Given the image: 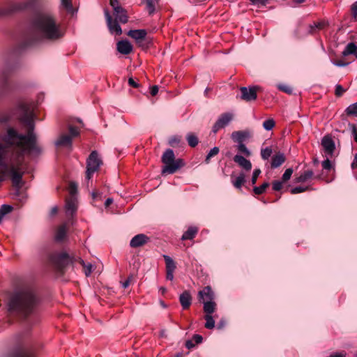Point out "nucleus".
Segmentation results:
<instances>
[{
    "instance_id": "1",
    "label": "nucleus",
    "mask_w": 357,
    "mask_h": 357,
    "mask_svg": "<svg viewBox=\"0 0 357 357\" xmlns=\"http://www.w3.org/2000/svg\"><path fill=\"white\" fill-rule=\"evenodd\" d=\"M19 120L26 129V135L19 133L15 129L9 128L7 132L0 137V183L6 178H10L13 185L21 188L24 183V172L20 171L19 165L4 161L11 149H16L17 158H22L25 151L39 153L37 145V137L34 133V112L31 103L25 102L19 105Z\"/></svg>"
},
{
    "instance_id": "2",
    "label": "nucleus",
    "mask_w": 357,
    "mask_h": 357,
    "mask_svg": "<svg viewBox=\"0 0 357 357\" xmlns=\"http://www.w3.org/2000/svg\"><path fill=\"white\" fill-rule=\"evenodd\" d=\"M64 35L56 17L48 13H36L31 19L30 31L21 47L26 48L37 41L54 42Z\"/></svg>"
},
{
    "instance_id": "3",
    "label": "nucleus",
    "mask_w": 357,
    "mask_h": 357,
    "mask_svg": "<svg viewBox=\"0 0 357 357\" xmlns=\"http://www.w3.org/2000/svg\"><path fill=\"white\" fill-rule=\"evenodd\" d=\"M40 304V298L33 291L23 289L10 295L8 299V310L10 314L28 320L32 317H37Z\"/></svg>"
},
{
    "instance_id": "4",
    "label": "nucleus",
    "mask_w": 357,
    "mask_h": 357,
    "mask_svg": "<svg viewBox=\"0 0 357 357\" xmlns=\"http://www.w3.org/2000/svg\"><path fill=\"white\" fill-rule=\"evenodd\" d=\"M75 260L66 252H54L49 255L47 263L57 273L62 275Z\"/></svg>"
},
{
    "instance_id": "5",
    "label": "nucleus",
    "mask_w": 357,
    "mask_h": 357,
    "mask_svg": "<svg viewBox=\"0 0 357 357\" xmlns=\"http://www.w3.org/2000/svg\"><path fill=\"white\" fill-rule=\"evenodd\" d=\"M161 160L165 166L162 168V174H173L185 165V162L181 158L175 159L173 150L167 149L162 154Z\"/></svg>"
},
{
    "instance_id": "6",
    "label": "nucleus",
    "mask_w": 357,
    "mask_h": 357,
    "mask_svg": "<svg viewBox=\"0 0 357 357\" xmlns=\"http://www.w3.org/2000/svg\"><path fill=\"white\" fill-rule=\"evenodd\" d=\"M37 0H27L24 2L11 3L7 8L0 9V17L10 15L17 11L33 10L36 6Z\"/></svg>"
},
{
    "instance_id": "7",
    "label": "nucleus",
    "mask_w": 357,
    "mask_h": 357,
    "mask_svg": "<svg viewBox=\"0 0 357 357\" xmlns=\"http://www.w3.org/2000/svg\"><path fill=\"white\" fill-rule=\"evenodd\" d=\"M13 71V68L6 65L0 73V96H3L13 90V85L9 79Z\"/></svg>"
},
{
    "instance_id": "8",
    "label": "nucleus",
    "mask_w": 357,
    "mask_h": 357,
    "mask_svg": "<svg viewBox=\"0 0 357 357\" xmlns=\"http://www.w3.org/2000/svg\"><path fill=\"white\" fill-rule=\"evenodd\" d=\"M102 164L101 160L98 158L97 151H93L86 161V171L85 175V179L89 181L91 178L94 172H97L100 165Z\"/></svg>"
},
{
    "instance_id": "9",
    "label": "nucleus",
    "mask_w": 357,
    "mask_h": 357,
    "mask_svg": "<svg viewBox=\"0 0 357 357\" xmlns=\"http://www.w3.org/2000/svg\"><path fill=\"white\" fill-rule=\"evenodd\" d=\"M75 189L73 187L70 190V195L66 199V213L67 216L73 217L77 210V199L75 196Z\"/></svg>"
},
{
    "instance_id": "10",
    "label": "nucleus",
    "mask_w": 357,
    "mask_h": 357,
    "mask_svg": "<svg viewBox=\"0 0 357 357\" xmlns=\"http://www.w3.org/2000/svg\"><path fill=\"white\" fill-rule=\"evenodd\" d=\"M234 115L229 112L220 114L212 128V132L217 133L219 130L227 126L233 119Z\"/></svg>"
},
{
    "instance_id": "11",
    "label": "nucleus",
    "mask_w": 357,
    "mask_h": 357,
    "mask_svg": "<svg viewBox=\"0 0 357 357\" xmlns=\"http://www.w3.org/2000/svg\"><path fill=\"white\" fill-rule=\"evenodd\" d=\"M259 89V87L257 86H250L248 88L245 86L240 87L241 99L246 102L255 100L257 98V91Z\"/></svg>"
},
{
    "instance_id": "12",
    "label": "nucleus",
    "mask_w": 357,
    "mask_h": 357,
    "mask_svg": "<svg viewBox=\"0 0 357 357\" xmlns=\"http://www.w3.org/2000/svg\"><path fill=\"white\" fill-rule=\"evenodd\" d=\"M105 15L107 21L108 29L111 33H115L116 35L120 36L122 33V29L117 20H114L108 10H105Z\"/></svg>"
},
{
    "instance_id": "13",
    "label": "nucleus",
    "mask_w": 357,
    "mask_h": 357,
    "mask_svg": "<svg viewBox=\"0 0 357 357\" xmlns=\"http://www.w3.org/2000/svg\"><path fill=\"white\" fill-rule=\"evenodd\" d=\"M252 132L248 130L234 131L231 133V139L234 142L243 143L247 139L252 137Z\"/></svg>"
},
{
    "instance_id": "14",
    "label": "nucleus",
    "mask_w": 357,
    "mask_h": 357,
    "mask_svg": "<svg viewBox=\"0 0 357 357\" xmlns=\"http://www.w3.org/2000/svg\"><path fill=\"white\" fill-rule=\"evenodd\" d=\"M10 357H36V353L33 348L21 347L17 349Z\"/></svg>"
},
{
    "instance_id": "15",
    "label": "nucleus",
    "mask_w": 357,
    "mask_h": 357,
    "mask_svg": "<svg viewBox=\"0 0 357 357\" xmlns=\"http://www.w3.org/2000/svg\"><path fill=\"white\" fill-rule=\"evenodd\" d=\"M149 241V237L144 234L135 235L130 241V245L132 248H138L144 245Z\"/></svg>"
},
{
    "instance_id": "16",
    "label": "nucleus",
    "mask_w": 357,
    "mask_h": 357,
    "mask_svg": "<svg viewBox=\"0 0 357 357\" xmlns=\"http://www.w3.org/2000/svg\"><path fill=\"white\" fill-rule=\"evenodd\" d=\"M118 52L122 54L127 55L132 52V45L126 40H122L116 43Z\"/></svg>"
},
{
    "instance_id": "17",
    "label": "nucleus",
    "mask_w": 357,
    "mask_h": 357,
    "mask_svg": "<svg viewBox=\"0 0 357 357\" xmlns=\"http://www.w3.org/2000/svg\"><path fill=\"white\" fill-rule=\"evenodd\" d=\"M321 145L327 154H332L335 149L334 141L328 135H326L323 137Z\"/></svg>"
},
{
    "instance_id": "18",
    "label": "nucleus",
    "mask_w": 357,
    "mask_h": 357,
    "mask_svg": "<svg viewBox=\"0 0 357 357\" xmlns=\"http://www.w3.org/2000/svg\"><path fill=\"white\" fill-rule=\"evenodd\" d=\"M286 160L284 154L280 151L274 154L271 158V167L275 169L281 166Z\"/></svg>"
},
{
    "instance_id": "19",
    "label": "nucleus",
    "mask_w": 357,
    "mask_h": 357,
    "mask_svg": "<svg viewBox=\"0 0 357 357\" xmlns=\"http://www.w3.org/2000/svg\"><path fill=\"white\" fill-rule=\"evenodd\" d=\"M146 35L147 32L145 29L130 30L128 33V36L135 39L137 43L144 40Z\"/></svg>"
},
{
    "instance_id": "20",
    "label": "nucleus",
    "mask_w": 357,
    "mask_h": 357,
    "mask_svg": "<svg viewBox=\"0 0 357 357\" xmlns=\"http://www.w3.org/2000/svg\"><path fill=\"white\" fill-rule=\"evenodd\" d=\"M73 139L71 136L67 134H61L58 139L55 142V145L57 147H70L72 146Z\"/></svg>"
},
{
    "instance_id": "21",
    "label": "nucleus",
    "mask_w": 357,
    "mask_h": 357,
    "mask_svg": "<svg viewBox=\"0 0 357 357\" xmlns=\"http://www.w3.org/2000/svg\"><path fill=\"white\" fill-rule=\"evenodd\" d=\"M179 301L183 310L190 307L192 303V296L188 291H184L179 296Z\"/></svg>"
},
{
    "instance_id": "22",
    "label": "nucleus",
    "mask_w": 357,
    "mask_h": 357,
    "mask_svg": "<svg viewBox=\"0 0 357 357\" xmlns=\"http://www.w3.org/2000/svg\"><path fill=\"white\" fill-rule=\"evenodd\" d=\"M234 161L237 163L239 166L243 168L246 171H250L252 169V163L249 160H247L243 156L240 155H236L234 157Z\"/></svg>"
},
{
    "instance_id": "23",
    "label": "nucleus",
    "mask_w": 357,
    "mask_h": 357,
    "mask_svg": "<svg viewBox=\"0 0 357 357\" xmlns=\"http://www.w3.org/2000/svg\"><path fill=\"white\" fill-rule=\"evenodd\" d=\"M199 299L203 301H213L214 299V293L211 287L206 286L199 292Z\"/></svg>"
},
{
    "instance_id": "24",
    "label": "nucleus",
    "mask_w": 357,
    "mask_h": 357,
    "mask_svg": "<svg viewBox=\"0 0 357 357\" xmlns=\"http://www.w3.org/2000/svg\"><path fill=\"white\" fill-rule=\"evenodd\" d=\"M113 15L115 17L116 20L122 24H126L128 21V16L127 11L123 7L113 12Z\"/></svg>"
},
{
    "instance_id": "25",
    "label": "nucleus",
    "mask_w": 357,
    "mask_h": 357,
    "mask_svg": "<svg viewBox=\"0 0 357 357\" xmlns=\"http://www.w3.org/2000/svg\"><path fill=\"white\" fill-rule=\"evenodd\" d=\"M198 232V228L196 227H190L186 231H185L181 237V240H192L193 239Z\"/></svg>"
},
{
    "instance_id": "26",
    "label": "nucleus",
    "mask_w": 357,
    "mask_h": 357,
    "mask_svg": "<svg viewBox=\"0 0 357 357\" xmlns=\"http://www.w3.org/2000/svg\"><path fill=\"white\" fill-rule=\"evenodd\" d=\"M343 56H348L350 54L354 55L357 58V45L354 43H349L345 47L342 52Z\"/></svg>"
},
{
    "instance_id": "27",
    "label": "nucleus",
    "mask_w": 357,
    "mask_h": 357,
    "mask_svg": "<svg viewBox=\"0 0 357 357\" xmlns=\"http://www.w3.org/2000/svg\"><path fill=\"white\" fill-rule=\"evenodd\" d=\"M204 312L206 314H211L215 310L216 303L213 301H203Z\"/></svg>"
},
{
    "instance_id": "28",
    "label": "nucleus",
    "mask_w": 357,
    "mask_h": 357,
    "mask_svg": "<svg viewBox=\"0 0 357 357\" xmlns=\"http://www.w3.org/2000/svg\"><path fill=\"white\" fill-rule=\"evenodd\" d=\"M67 229L65 225L60 226L56 231L55 235V239L57 241H62L66 236Z\"/></svg>"
},
{
    "instance_id": "29",
    "label": "nucleus",
    "mask_w": 357,
    "mask_h": 357,
    "mask_svg": "<svg viewBox=\"0 0 357 357\" xmlns=\"http://www.w3.org/2000/svg\"><path fill=\"white\" fill-rule=\"evenodd\" d=\"M314 175V172L312 170H307L305 171L303 174H301L298 177L296 178V182L297 183H304L312 178Z\"/></svg>"
},
{
    "instance_id": "30",
    "label": "nucleus",
    "mask_w": 357,
    "mask_h": 357,
    "mask_svg": "<svg viewBox=\"0 0 357 357\" xmlns=\"http://www.w3.org/2000/svg\"><path fill=\"white\" fill-rule=\"evenodd\" d=\"M163 257L165 261L166 271H174L176 268L174 261L167 255H164Z\"/></svg>"
},
{
    "instance_id": "31",
    "label": "nucleus",
    "mask_w": 357,
    "mask_h": 357,
    "mask_svg": "<svg viewBox=\"0 0 357 357\" xmlns=\"http://www.w3.org/2000/svg\"><path fill=\"white\" fill-rule=\"evenodd\" d=\"M188 145L191 147H195L199 143L198 137L192 132H190L186 137Z\"/></svg>"
},
{
    "instance_id": "32",
    "label": "nucleus",
    "mask_w": 357,
    "mask_h": 357,
    "mask_svg": "<svg viewBox=\"0 0 357 357\" xmlns=\"http://www.w3.org/2000/svg\"><path fill=\"white\" fill-rule=\"evenodd\" d=\"M245 176L243 173H241L238 177L234 181H232L233 185L237 188L240 189L242 185L245 182Z\"/></svg>"
},
{
    "instance_id": "33",
    "label": "nucleus",
    "mask_w": 357,
    "mask_h": 357,
    "mask_svg": "<svg viewBox=\"0 0 357 357\" xmlns=\"http://www.w3.org/2000/svg\"><path fill=\"white\" fill-rule=\"evenodd\" d=\"M269 183L264 182L259 187H254L253 192L255 195H260L266 191V190L269 187Z\"/></svg>"
},
{
    "instance_id": "34",
    "label": "nucleus",
    "mask_w": 357,
    "mask_h": 357,
    "mask_svg": "<svg viewBox=\"0 0 357 357\" xmlns=\"http://www.w3.org/2000/svg\"><path fill=\"white\" fill-rule=\"evenodd\" d=\"M206 323L204 326L208 329H212L215 327V321L211 314H206L204 316Z\"/></svg>"
},
{
    "instance_id": "35",
    "label": "nucleus",
    "mask_w": 357,
    "mask_h": 357,
    "mask_svg": "<svg viewBox=\"0 0 357 357\" xmlns=\"http://www.w3.org/2000/svg\"><path fill=\"white\" fill-rule=\"evenodd\" d=\"M158 0H146V8L150 15H152L155 10V3Z\"/></svg>"
},
{
    "instance_id": "36",
    "label": "nucleus",
    "mask_w": 357,
    "mask_h": 357,
    "mask_svg": "<svg viewBox=\"0 0 357 357\" xmlns=\"http://www.w3.org/2000/svg\"><path fill=\"white\" fill-rule=\"evenodd\" d=\"M273 150L271 147H266L261 149V157L264 160H268L272 155Z\"/></svg>"
},
{
    "instance_id": "37",
    "label": "nucleus",
    "mask_w": 357,
    "mask_h": 357,
    "mask_svg": "<svg viewBox=\"0 0 357 357\" xmlns=\"http://www.w3.org/2000/svg\"><path fill=\"white\" fill-rule=\"evenodd\" d=\"M275 126V122L273 119H268L263 123V128L266 130H272Z\"/></svg>"
},
{
    "instance_id": "38",
    "label": "nucleus",
    "mask_w": 357,
    "mask_h": 357,
    "mask_svg": "<svg viewBox=\"0 0 357 357\" xmlns=\"http://www.w3.org/2000/svg\"><path fill=\"white\" fill-rule=\"evenodd\" d=\"M237 149L239 152L244 154L245 156L249 157L251 155L250 151L248 150L243 143H238Z\"/></svg>"
},
{
    "instance_id": "39",
    "label": "nucleus",
    "mask_w": 357,
    "mask_h": 357,
    "mask_svg": "<svg viewBox=\"0 0 357 357\" xmlns=\"http://www.w3.org/2000/svg\"><path fill=\"white\" fill-rule=\"evenodd\" d=\"M345 112L347 115L357 116V102L350 105Z\"/></svg>"
},
{
    "instance_id": "40",
    "label": "nucleus",
    "mask_w": 357,
    "mask_h": 357,
    "mask_svg": "<svg viewBox=\"0 0 357 357\" xmlns=\"http://www.w3.org/2000/svg\"><path fill=\"white\" fill-rule=\"evenodd\" d=\"M61 4L68 12H69V13L74 12V8L73 7L71 0H61Z\"/></svg>"
},
{
    "instance_id": "41",
    "label": "nucleus",
    "mask_w": 357,
    "mask_h": 357,
    "mask_svg": "<svg viewBox=\"0 0 357 357\" xmlns=\"http://www.w3.org/2000/svg\"><path fill=\"white\" fill-rule=\"evenodd\" d=\"M181 143V137L173 136L169 139V144L172 147H177Z\"/></svg>"
},
{
    "instance_id": "42",
    "label": "nucleus",
    "mask_w": 357,
    "mask_h": 357,
    "mask_svg": "<svg viewBox=\"0 0 357 357\" xmlns=\"http://www.w3.org/2000/svg\"><path fill=\"white\" fill-rule=\"evenodd\" d=\"M292 174H293L292 168L287 169L282 176V182L286 183L287 181H288L290 179Z\"/></svg>"
},
{
    "instance_id": "43",
    "label": "nucleus",
    "mask_w": 357,
    "mask_h": 357,
    "mask_svg": "<svg viewBox=\"0 0 357 357\" xmlns=\"http://www.w3.org/2000/svg\"><path fill=\"white\" fill-rule=\"evenodd\" d=\"M13 210V207L10 205L3 204L0 208V213L3 216L9 213H10Z\"/></svg>"
},
{
    "instance_id": "44",
    "label": "nucleus",
    "mask_w": 357,
    "mask_h": 357,
    "mask_svg": "<svg viewBox=\"0 0 357 357\" xmlns=\"http://www.w3.org/2000/svg\"><path fill=\"white\" fill-rule=\"evenodd\" d=\"M278 88L280 91H283L287 94H291L292 93V88L287 84H280L278 86Z\"/></svg>"
},
{
    "instance_id": "45",
    "label": "nucleus",
    "mask_w": 357,
    "mask_h": 357,
    "mask_svg": "<svg viewBox=\"0 0 357 357\" xmlns=\"http://www.w3.org/2000/svg\"><path fill=\"white\" fill-rule=\"evenodd\" d=\"M79 262L83 265L84 268V273L86 276H89L92 271V266L91 264H88L87 266H85V264L84 261L82 259H79Z\"/></svg>"
},
{
    "instance_id": "46",
    "label": "nucleus",
    "mask_w": 357,
    "mask_h": 357,
    "mask_svg": "<svg viewBox=\"0 0 357 357\" xmlns=\"http://www.w3.org/2000/svg\"><path fill=\"white\" fill-rule=\"evenodd\" d=\"M282 181H273L272 182L273 190L275 191H280L282 188Z\"/></svg>"
},
{
    "instance_id": "47",
    "label": "nucleus",
    "mask_w": 357,
    "mask_h": 357,
    "mask_svg": "<svg viewBox=\"0 0 357 357\" xmlns=\"http://www.w3.org/2000/svg\"><path fill=\"white\" fill-rule=\"evenodd\" d=\"M79 132L78 131V130L77 129L76 127L73 126H69V135H68L71 136L72 139L73 137H76L79 136Z\"/></svg>"
},
{
    "instance_id": "48",
    "label": "nucleus",
    "mask_w": 357,
    "mask_h": 357,
    "mask_svg": "<svg viewBox=\"0 0 357 357\" xmlns=\"http://www.w3.org/2000/svg\"><path fill=\"white\" fill-rule=\"evenodd\" d=\"M307 190H308V187L297 186L291 190V193L293 195L301 193V192H305Z\"/></svg>"
},
{
    "instance_id": "49",
    "label": "nucleus",
    "mask_w": 357,
    "mask_h": 357,
    "mask_svg": "<svg viewBox=\"0 0 357 357\" xmlns=\"http://www.w3.org/2000/svg\"><path fill=\"white\" fill-rule=\"evenodd\" d=\"M345 91L346 89H344L341 85L337 84L335 86V95L337 97H341Z\"/></svg>"
},
{
    "instance_id": "50",
    "label": "nucleus",
    "mask_w": 357,
    "mask_h": 357,
    "mask_svg": "<svg viewBox=\"0 0 357 357\" xmlns=\"http://www.w3.org/2000/svg\"><path fill=\"white\" fill-rule=\"evenodd\" d=\"M261 170L260 169H255L253 172V174H252V179H251V183L252 185H255L257 181V178L259 176V174H261Z\"/></svg>"
},
{
    "instance_id": "51",
    "label": "nucleus",
    "mask_w": 357,
    "mask_h": 357,
    "mask_svg": "<svg viewBox=\"0 0 357 357\" xmlns=\"http://www.w3.org/2000/svg\"><path fill=\"white\" fill-rule=\"evenodd\" d=\"M109 3L113 8V12L119 10V8H122L118 0H109Z\"/></svg>"
},
{
    "instance_id": "52",
    "label": "nucleus",
    "mask_w": 357,
    "mask_h": 357,
    "mask_svg": "<svg viewBox=\"0 0 357 357\" xmlns=\"http://www.w3.org/2000/svg\"><path fill=\"white\" fill-rule=\"evenodd\" d=\"M322 167L324 169L328 171H330L333 168L331 162L329 160V159H326L323 161Z\"/></svg>"
},
{
    "instance_id": "53",
    "label": "nucleus",
    "mask_w": 357,
    "mask_h": 357,
    "mask_svg": "<svg viewBox=\"0 0 357 357\" xmlns=\"http://www.w3.org/2000/svg\"><path fill=\"white\" fill-rule=\"evenodd\" d=\"M192 340L195 342L196 344H201L203 341V337L202 335L195 334L192 336Z\"/></svg>"
},
{
    "instance_id": "54",
    "label": "nucleus",
    "mask_w": 357,
    "mask_h": 357,
    "mask_svg": "<svg viewBox=\"0 0 357 357\" xmlns=\"http://www.w3.org/2000/svg\"><path fill=\"white\" fill-rule=\"evenodd\" d=\"M219 151H220L219 148L217 146H215L212 149H211V151H209V153L208 154L209 155V157L213 158V157L215 156L216 155H218Z\"/></svg>"
},
{
    "instance_id": "55",
    "label": "nucleus",
    "mask_w": 357,
    "mask_h": 357,
    "mask_svg": "<svg viewBox=\"0 0 357 357\" xmlns=\"http://www.w3.org/2000/svg\"><path fill=\"white\" fill-rule=\"evenodd\" d=\"M192 340H188L185 342V345L188 349H191L195 347L196 344L193 342Z\"/></svg>"
},
{
    "instance_id": "56",
    "label": "nucleus",
    "mask_w": 357,
    "mask_h": 357,
    "mask_svg": "<svg viewBox=\"0 0 357 357\" xmlns=\"http://www.w3.org/2000/svg\"><path fill=\"white\" fill-rule=\"evenodd\" d=\"M128 84L133 88H138L139 84L137 83L132 77L128 79Z\"/></svg>"
},
{
    "instance_id": "57",
    "label": "nucleus",
    "mask_w": 357,
    "mask_h": 357,
    "mask_svg": "<svg viewBox=\"0 0 357 357\" xmlns=\"http://www.w3.org/2000/svg\"><path fill=\"white\" fill-rule=\"evenodd\" d=\"M351 132H352V134L354 135V140L356 142H357V128H356V125H354V124H351Z\"/></svg>"
},
{
    "instance_id": "58",
    "label": "nucleus",
    "mask_w": 357,
    "mask_h": 357,
    "mask_svg": "<svg viewBox=\"0 0 357 357\" xmlns=\"http://www.w3.org/2000/svg\"><path fill=\"white\" fill-rule=\"evenodd\" d=\"M158 86L156 85L152 86L150 89L151 96H155L158 93Z\"/></svg>"
},
{
    "instance_id": "59",
    "label": "nucleus",
    "mask_w": 357,
    "mask_h": 357,
    "mask_svg": "<svg viewBox=\"0 0 357 357\" xmlns=\"http://www.w3.org/2000/svg\"><path fill=\"white\" fill-rule=\"evenodd\" d=\"M132 275H131V276H129V277H128V278H127V279H126V280L123 282V284H122V285H123V288H125V289H126V288H127V287L130 285V282H131V281H132Z\"/></svg>"
},
{
    "instance_id": "60",
    "label": "nucleus",
    "mask_w": 357,
    "mask_h": 357,
    "mask_svg": "<svg viewBox=\"0 0 357 357\" xmlns=\"http://www.w3.org/2000/svg\"><path fill=\"white\" fill-rule=\"evenodd\" d=\"M351 12L355 17H357V1L352 4Z\"/></svg>"
},
{
    "instance_id": "61",
    "label": "nucleus",
    "mask_w": 357,
    "mask_h": 357,
    "mask_svg": "<svg viewBox=\"0 0 357 357\" xmlns=\"http://www.w3.org/2000/svg\"><path fill=\"white\" fill-rule=\"evenodd\" d=\"M334 63L335 65L340 67L346 66L349 64L348 62H344L342 60H337Z\"/></svg>"
},
{
    "instance_id": "62",
    "label": "nucleus",
    "mask_w": 357,
    "mask_h": 357,
    "mask_svg": "<svg viewBox=\"0 0 357 357\" xmlns=\"http://www.w3.org/2000/svg\"><path fill=\"white\" fill-rule=\"evenodd\" d=\"M174 271H166V278L168 280H172L174 279Z\"/></svg>"
},
{
    "instance_id": "63",
    "label": "nucleus",
    "mask_w": 357,
    "mask_h": 357,
    "mask_svg": "<svg viewBox=\"0 0 357 357\" xmlns=\"http://www.w3.org/2000/svg\"><path fill=\"white\" fill-rule=\"evenodd\" d=\"M351 167L353 169H357V154L355 155L354 160L351 165Z\"/></svg>"
},
{
    "instance_id": "64",
    "label": "nucleus",
    "mask_w": 357,
    "mask_h": 357,
    "mask_svg": "<svg viewBox=\"0 0 357 357\" xmlns=\"http://www.w3.org/2000/svg\"><path fill=\"white\" fill-rule=\"evenodd\" d=\"M328 357H345V355L342 353H335L334 354H331Z\"/></svg>"
}]
</instances>
